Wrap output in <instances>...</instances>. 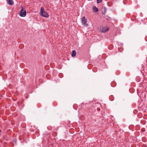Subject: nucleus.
Segmentation results:
<instances>
[{"label":"nucleus","instance_id":"nucleus-1","mask_svg":"<svg viewBox=\"0 0 147 147\" xmlns=\"http://www.w3.org/2000/svg\"><path fill=\"white\" fill-rule=\"evenodd\" d=\"M39 14L41 16L45 18H47L49 16L48 13L45 11L44 8L42 7H41L40 8V12Z\"/></svg>","mask_w":147,"mask_h":147},{"label":"nucleus","instance_id":"nucleus-2","mask_svg":"<svg viewBox=\"0 0 147 147\" xmlns=\"http://www.w3.org/2000/svg\"><path fill=\"white\" fill-rule=\"evenodd\" d=\"M21 8L22 9L20 12L19 15L21 17H25L26 15V11L25 10H24L23 7H22Z\"/></svg>","mask_w":147,"mask_h":147},{"label":"nucleus","instance_id":"nucleus-3","mask_svg":"<svg viewBox=\"0 0 147 147\" xmlns=\"http://www.w3.org/2000/svg\"><path fill=\"white\" fill-rule=\"evenodd\" d=\"M87 20L85 19V17H83L82 19V24L84 25L85 26L87 27L88 24L86 23Z\"/></svg>","mask_w":147,"mask_h":147},{"label":"nucleus","instance_id":"nucleus-4","mask_svg":"<svg viewBox=\"0 0 147 147\" xmlns=\"http://www.w3.org/2000/svg\"><path fill=\"white\" fill-rule=\"evenodd\" d=\"M108 30V28H107L105 27H102L101 28V31L103 32H105Z\"/></svg>","mask_w":147,"mask_h":147},{"label":"nucleus","instance_id":"nucleus-5","mask_svg":"<svg viewBox=\"0 0 147 147\" xmlns=\"http://www.w3.org/2000/svg\"><path fill=\"white\" fill-rule=\"evenodd\" d=\"M7 3L10 5H12L14 2L13 0H8L7 1Z\"/></svg>","mask_w":147,"mask_h":147},{"label":"nucleus","instance_id":"nucleus-6","mask_svg":"<svg viewBox=\"0 0 147 147\" xmlns=\"http://www.w3.org/2000/svg\"><path fill=\"white\" fill-rule=\"evenodd\" d=\"M93 9L94 11L95 12H96L98 11V9L95 6L93 7Z\"/></svg>","mask_w":147,"mask_h":147},{"label":"nucleus","instance_id":"nucleus-7","mask_svg":"<svg viewBox=\"0 0 147 147\" xmlns=\"http://www.w3.org/2000/svg\"><path fill=\"white\" fill-rule=\"evenodd\" d=\"M76 54V52L75 50H73L72 51V53L71 54V56L72 57H75Z\"/></svg>","mask_w":147,"mask_h":147},{"label":"nucleus","instance_id":"nucleus-8","mask_svg":"<svg viewBox=\"0 0 147 147\" xmlns=\"http://www.w3.org/2000/svg\"><path fill=\"white\" fill-rule=\"evenodd\" d=\"M104 13L103 14H104L106 13V8L105 7H104Z\"/></svg>","mask_w":147,"mask_h":147},{"label":"nucleus","instance_id":"nucleus-9","mask_svg":"<svg viewBox=\"0 0 147 147\" xmlns=\"http://www.w3.org/2000/svg\"><path fill=\"white\" fill-rule=\"evenodd\" d=\"M97 3H100L102 2V0H97Z\"/></svg>","mask_w":147,"mask_h":147},{"label":"nucleus","instance_id":"nucleus-10","mask_svg":"<svg viewBox=\"0 0 147 147\" xmlns=\"http://www.w3.org/2000/svg\"><path fill=\"white\" fill-rule=\"evenodd\" d=\"M141 129L142 131L143 132H144L145 131V129Z\"/></svg>","mask_w":147,"mask_h":147},{"label":"nucleus","instance_id":"nucleus-11","mask_svg":"<svg viewBox=\"0 0 147 147\" xmlns=\"http://www.w3.org/2000/svg\"><path fill=\"white\" fill-rule=\"evenodd\" d=\"M70 125H69V127H71V126H70Z\"/></svg>","mask_w":147,"mask_h":147},{"label":"nucleus","instance_id":"nucleus-12","mask_svg":"<svg viewBox=\"0 0 147 147\" xmlns=\"http://www.w3.org/2000/svg\"><path fill=\"white\" fill-rule=\"evenodd\" d=\"M110 46H111L112 47V45H110Z\"/></svg>","mask_w":147,"mask_h":147},{"label":"nucleus","instance_id":"nucleus-13","mask_svg":"<svg viewBox=\"0 0 147 147\" xmlns=\"http://www.w3.org/2000/svg\"><path fill=\"white\" fill-rule=\"evenodd\" d=\"M1 136V134H0V136Z\"/></svg>","mask_w":147,"mask_h":147},{"label":"nucleus","instance_id":"nucleus-14","mask_svg":"<svg viewBox=\"0 0 147 147\" xmlns=\"http://www.w3.org/2000/svg\"><path fill=\"white\" fill-rule=\"evenodd\" d=\"M19 139H20V140H21V139H20V138H19Z\"/></svg>","mask_w":147,"mask_h":147}]
</instances>
